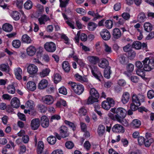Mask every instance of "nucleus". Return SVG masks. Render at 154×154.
<instances>
[{"label": "nucleus", "mask_w": 154, "mask_h": 154, "mask_svg": "<svg viewBox=\"0 0 154 154\" xmlns=\"http://www.w3.org/2000/svg\"><path fill=\"white\" fill-rule=\"evenodd\" d=\"M48 143L51 144H54L56 141V138L53 136H51L48 137L47 139Z\"/></svg>", "instance_id": "obj_45"}, {"label": "nucleus", "mask_w": 154, "mask_h": 154, "mask_svg": "<svg viewBox=\"0 0 154 154\" xmlns=\"http://www.w3.org/2000/svg\"><path fill=\"white\" fill-rule=\"evenodd\" d=\"M11 104L14 108H17L20 106V103L19 100L16 97L12 98L11 101Z\"/></svg>", "instance_id": "obj_20"}, {"label": "nucleus", "mask_w": 154, "mask_h": 154, "mask_svg": "<svg viewBox=\"0 0 154 154\" xmlns=\"http://www.w3.org/2000/svg\"><path fill=\"white\" fill-rule=\"evenodd\" d=\"M141 125L140 121L137 119L133 120L131 124V126L134 128H139Z\"/></svg>", "instance_id": "obj_26"}, {"label": "nucleus", "mask_w": 154, "mask_h": 154, "mask_svg": "<svg viewBox=\"0 0 154 154\" xmlns=\"http://www.w3.org/2000/svg\"><path fill=\"white\" fill-rule=\"evenodd\" d=\"M115 103V101L112 98L108 97L106 100L102 102V106L104 109L108 110L111 107L114 106Z\"/></svg>", "instance_id": "obj_5"}, {"label": "nucleus", "mask_w": 154, "mask_h": 154, "mask_svg": "<svg viewBox=\"0 0 154 154\" xmlns=\"http://www.w3.org/2000/svg\"><path fill=\"white\" fill-rule=\"evenodd\" d=\"M97 26L96 24L92 22H90L88 23V28L90 31H93L96 29Z\"/></svg>", "instance_id": "obj_40"}, {"label": "nucleus", "mask_w": 154, "mask_h": 154, "mask_svg": "<svg viewBox=\"0 0 154 154\" xmlns=\"http://www.w3.org/2000/svg\"><path fill=\"white\" fill-rule=\"evenodd\" d=\"M11 15L12 18L16 21L19 20L20 16V13L15 11H12Z\"/></svg>", "instance_id": "obj_33"}, {"label": "nucleus", "mask_w": 154, "mask_h": 154, "mask_svg": "<svg viewBox=\"0 0 154 154\" xmlns=\"http://www.w3.org/2000/svg\"><path fill=\"white\" fill-rule=\"evenodd\" d=\"M14 72L16 78L18 80H20L22 79V71L21 69L18 67L14 70Z\"/></svg>", "instance_id": "obj_18"}, {"label": "nucleus", "mask_w": 154, "mask_h": 154, "mask_svg": "<svg viewBox=\"0 0 154 154\" xmlns=\"http://www.w3.org/2000/svg\"><path fill=\"white\" fill-rule=\"evenodd\" d=\"M61 77L60 75L58 73L55 74L54 76V82L57 84L61 80Z\"/></svg>", "instance_id": "obj_48"}, {"label": "nucleus", "mask_w": 154, "mask_h": 154, "mask_svg": "<svg viewBox=\"0 0 154 154\" xmlns=\"http://www.w3.org/2000/svg\"><path fill=\"white\" fill-rule=\"evenodd\" d=\"M44 145L42 141H39L38 143L37 152L38 154H41L43 150Z\"/></svg>", "instance_id": "obj_35"}, {"label": "nucleus", "mask_w": 154, "mask_h": 154, "mask_svg": "<svg viewBox=\"0 0 154 154\" xmlns=\"http://www.w3.org/2000/svg\"><path fill=\"white\" fill-rule=\"evenodd\" d=\"M104 50L108 54L111 53L112 51L111 48L106 43H104Z\"/></svg>", "instance_id": "obj_54"}, {"label": "nucleus", "mask_w": 154, "mask_h": 154, "mask_svg": "<svg viewBox=\"0 0 154 154\" xmlns=\"http://www.w3.org/2000/svg\"><path fill=\"white\" fill-rule=\"evenodd\" d=\"M136 103H133L131 104L130 108L132 110L135 111L138 109V107L140 106L137 105Z\"/></svg>", "instance_id": "obj_63"}, {"label": "nucleus", "mask_w": 154, "mask_h": 154, "mask_svg": "<svg viewBox=\"0 0 154 154\" xmlns=\"http://www.w3.org/2000/svg\"><path fill=\"white\" fill-rule=\"evenodd\" d=\"M119 62L122 64L125 65L128 62L127 58L124 54H120L118 56Z\"/></svg>", "instance_id": "obj_30"}, {"label": "nucleus", "mask_w": 154, "mask_h": 154, "mask_svg": "<svg viewBox=\"0 0 154 154\" xmlns=\"http://www.w3.org/2000/svg\"><path fill=\"white\" fill-rule=\"evenodd\" d=\"M148 97L149 99H152L154 97V91L152 90L149 91L147 93Z\"/></svg>", "instance_id": "obj_64"}, {"label": "nucleus", "mask_w": 154, "mask_h": 154, "mask_svg": "<svg viewBox=\"0 0 154 154\" xmlns=\"http://www.w3.org/2000/svg\"><path fill=\"white\" fill-rule=\"evenodd\" d=\"M50 72L49 69L46 68L43 69L39 73V75L41 77H44L48 75Z\"/></svg>", "instance_id": "obj_36"}, {"label": "nucleus", "mask_w": 154, "mask_h": 154, "mask_svg": "<svg viewBox=\"0 0 154 154\" xmlns=\"http://www.w3.org/2000/svg\"><path fill=\"white\" fill-rule=\"evenodd\" d=\"M38 109H39L40 112L42 113H45L46 112L47 110V108L45 106L42 104H38L37 106Z\"/></svg>", "instance_id": "obj_52"}, {"label": "nucleus", "mask_w": 154, "mask_h": 154, "mask_svg": "<svg viewBox=\"0 0 154 154\" xmlns=\"http://www.w3.org/2000/svg\"><path fill=\"white\" fill-rule=\"evenodd\" d=\"M26 106L30 109L32 110L34 108L35 105L32 100H29L26 102Z\"/></svg>", "instance_id": "obj_41"}, {"label": "nucleus", "mask_w": 154, "mask_h": 154, "mask_svg": "<svg viewBox=\"0 0 154 154\" xmlns=\"http://www.w3.org/2000/svg\"><path fill=\"white\" fill-rule=\"evenodd\" d=\"M122 18L125 20H128L130 18V15L129 13L127 12H124L122 14Z\"/></svg>", "instance_id": "obj_62"}, {"label": "nucleus", "mask_w": 154, "mask_h": 154, "mask_svg": "<svg viewBox=\"0 0 154 154\" xmlns=\"http://www.w3.org/2000/svg\"><path fill=\"white\" fill-rule=\"evenodd\" d=\"M112 35L113 38L115 39H117L121 37L122 33L120 30L119 28H116L113 30Z\"/></svg>", "instance_id": "obj_17"}, {"label": "nucleus", "mask_w": 154, "mask_h": 154, "mask_svg": "<svg viewBox=\"0 0 154 154\" xmlns=\"http://www.w3.org/2000/svg\"><path fill=\"white\" fill-rule=\"evenodd\" d=\"M60 134L63 138L68 137L69 135L67 128L65 126H61L60 128Z\"/></svg>", "instance_id": "obj_14"}, {"label": "nucleus", "mask_w": 154, "mask_h": 154, "mask_svg": "<svg viewBox=\"0 0 154 154\" xmlns=\"http://www.w3.org/2000/svg\"><path fill=\"white\" fill-rule=\"evenodd\" d=\"M110 111L113 113L116 114V117L117 119H119L120 118H124L127 113V111L122 107H119L117 109L112 108L111 109Z\"/></svg>", "instance_id": "obj_3"}, {"label": "nucleus", "mask_w": 154, "mask_h": 154, "mask_svg": "<svg viewBox=\"0 0 154 154\" xmlns=\"http://www.w3.org/2000/svg\"><path fill=\"white\" fill-rule=\"evenodd\" d=\"M43 102L45 104L50 105L53 103L54 101L53 97L50 95H47L42 98Z\"/></svg>", "instance_id": "obj_8"}, {"label": "nucleus", "mask_w": 154, "mask_h": 154, "mask_svg": "<svg viewBox=\"0 0 154 154\" xmlns=\"http://www.w3.org/2000/svg\"><path fill=\"white\" fill-rule=\"evenodd\" d=\"M110 68V67L108 66L104 70V76L105 78L107 79H109L110 77V75L111 73Z\"/></svg>", "instance_id": "obj_34"}, {"label": "nucleus", "mask_w": 154, "mask_h": 154, "mask_svg": "<svg viewBox=\"0 0 154 154\" xmlns=\"http://www.w3.org/2000/svg\"><path fill=\"white\" fill-rule=\"evenodd\" d=\"M40 120L38 118H35L31 121L30 126L32 129L36 130L40 126Z\"/></svg>", "instance_id": "obj_9"}, {"label": "nucleus", "mask_w": 154, "mask_h": 154, "mask_svg": "<svg viewBox=\"0 0 154 154\" xmlns=\"http://www.w3.org/2000/svg\"><path fill=\"white\" fill-rule=\"evenodd\" d=\"M136 73L138 75L140 76L142 78L145 77V73L142 69H140L137 70L136 71Z\"/></svg>", "instance_id": "obj_60"}, {"label": "nucleus", "mask_w": 154, "mask_h": 154, "mask_svg": "<svg viewBox=\"0 0 154 154\" xmlns=\"http://www.w3.org/2000/svg\"><path fill=\"white\" fill-rule=\"evenodd\" d=\"M69 0H60V6L61 7H65L67 5Z\"/></svg>", "instance_id": "obj_55"}, {"label": "nucleus", "mask_w": 154, "mask_h": 154, "mask_svg": "<svg viewBox=\"0 0 154 154\" xmlns=\"http://www.w3.org/2000/svg\"><path fill=\"white\" fill-rule=\"evenodd\" d=\"M64 122L66 125H68L70 128H72L73 131L75 130L76 128L75 125L74 123L67 120H65Z\"/></svg>", "instance_id": "obj_49"}, {"label": "nucleus", "mask_w": 154, "mask_h": 154, "mask_svg": "<svg viewBox=\"0 0 154 154\" xmlns=\"http://www.w3.org/2000/svg\"><path fill=\"white\" fill-rule=\"evenodd\" d=\"M130 98L129 93L128 92H124L122 95L121 101L123 104H125L129 101Z\"/></svg>", "instance_id": "obj_15"}, {"label": "nucleus", "mask_w": 154, "mask_h": 154, "mask_svg": "<svg viewBox=\"0 0 154 154\" xmlns=\"http://www.w3.org/2000/svg\"><path fill=\"white\" fill-rule=\"evenodd\" d=\"M145 139L143 137L140 136L138 138V144L140 145L144 144V142L145 141Z\"/></svg>", "instance_id": "obj_61"}, {"label": "nucleus", "mask_w": 154, "mask_h": 154, "mask_svg": "<svg viewBox=\"0 0 154 154\" xmlns=\"http://www.w3.org/2000/svg\"><path fill=\"white\" fill-rule=\"evenodd\" d=\"M32 6V3L30 0L27 1L24 4V8L27 10L31 9Z\"/></svg>", "instance_id": "obj_42"}, {"label": "nucleus", "mask_w": 154, "mask_h": 154, "mask_svg": "<svg viewBox=\"0 0 154 154\" xmlns=\"http://www.w3.org/2000/svg\"><path fill=\"white\" fill-rule=\"evenodd\" d=\"M26 51L28 55L30 56H32L35 54L36 49L35 47L31 45L27 48Z\"/></svg>", "instance_id": "obj_24"}, {"label": "nucleus", "mask_w": 154, "mask_h": 154, "mask_svg": "<svg viewBox=\"0 0 154 154\" xmlns=\"http://www.w3.org/2000/svg\"><path fill=\"white\" fill-rule=\"evenodd\" d=\"M2 28L3 30L7 32H10L13 29L12 26L11 24L8 23L3 25Z\"/></svg>", "instance_id": "obj_31"}, {"label": "nucleus", "mask_w": 154, "mask_h": 154, "mask_svg": "<svg viewBox=\"0 0 154 154\" xmlns=\"http://www.w3.org/2000/svg\"><path fill=\"white\" fill-rule=\"evenodd\" d=\"M105 131V127L103 125H100L97 129V132L99 135H102Z\"/></svg>", "instance_id": "obj_38"}, {"label": "nucleus", "mask_w": 154, "mask_h": 154, "mask_svg": "<svg viewBox=\"0 0 154 154\" xmlns=\"http://www.w3.org/2000/svg\"><path fill=\"white\" fill-rule=\"evenodd\" d=\"M134 65L131 63H129L127 66V71L130 72H132L134 69Z\"/></svg>", "instance_id": "obj_58"}, {"label": "nucleus", "mask_w": 154, "mask_h": 154, "mask_svg": "<svg viewBox=\"0 0 154 154\" xmlns=\"http://www.w3.org/2000/svg\"><path fill=\"white\" fill-rule=\"evenodd\" d=\"M48 85V81L45 79H43L39 83L38 88L40 89H44L47 87Z\"/></svg>", "instance_id": "obj_21"}, {"label": "nucleus", "mask_w": 154, "mask_h": 154, "mask_svg": "<svg viewBox=\"0 0 154 154\" xmlns=\"http://www.w3.org/2000/svg\"><path fill=\"white\" fill-rule=\"evenodd\" d=\"M50 20V19L49 17L45 14L41 15L38 18L39 23L41 25L45 24V22Z\"/></svg>", "instance_id": "obj_16"}, {"label": "nucleus", "mask_w": 154, "mask_h": 154, "mask_svg": "<svg viewBox=\"0 0 154 154\" xmlns=\"http://www.w3.org/2000/svg\"><path fill=\"white\" fill-rule=\"evenodd\" d=\"M21 42L19 40H15L13 41L12 45L15 48H19L21 45Z\"/></svg>", "instance_id": "obj_43"}, {"label": "nucleus", "mask_w": 154, "mask_h": 154, "mask_svg": "<svg viewBox=\"0 0 154 154\" xmlns=\"http://www.w3.org/2000/svg\"><path fill=\"white\" fill-rule=\"evenodd\" d=\"M21 41L23 43L27 44H30L32 42L30 38L26 34H24L22 35Z\"/></svg>", "instance_id": "obj_23"}, {"label": "nucleus", "mask_w": 154, "mask_h": 154, "mask_svg": "<svg viewBox=\"0 0 154 154\" xmlns=\"http://www.w3.org/2000/svg\"><path fill=\"white\" fill-rule=\"evenodd\" d=\"M145 99V97L143 94H139L137 95L134 94L132 96V101L137 104V105L140 106L141 103L144 101Z\"/></svg>", "instance_id": "obj_4"}, {"label": "nucleus", "mask_w": 154, "mask_h": 154, "mask_svg": "<svg viewBox=\"0 0 154 154\" xmlns=\"http://www.w3.org/2000/svg\"><path fill=\"white\" fill-rule=\"evenodd\" d=\"M88 14V15H90L94 17L93 20L96 21L97 19H99L103 17V16L100 15L97 12L95 13L94 11H89Z\"/></svg>", "instance_id": "obj_22"}, {"label": "nucleus", "mask_w": 154, "mask_h": 154, "mask_svg": "<svg viewBox=\"0 0 154 154\" xmlns=\"http://www.w3.org/2000/svg\"><path fill=\"white\" fill-rule=\"evenodd\" d=\"M8 92L11 94H14L15 92V89L14 86L12 85H10L7 88Z\"/></svg>", "instance_id": "obj_47"}, {"label": "nucleus", "mask_w": 154, "mask_h": 154, "mask_svg": "<svg viewBox=\"0 0 154 154\" xmlns=\"http://www.w3.org/2000/svg\"><path fill=\"white\" fill-rule=\"evenodd\" d=\"M90 68L93 75L97 79L100 81V79L102 77V76L97 66H91Z\"/></svg>", "instance_id": "obj_6"}, {"label": "nucleus", "mask_w": 154, "mask_h": 154, "mask_svg": "<svg viewBox=\"0 0 154 154\" xmlns=\"http://www.w3.org/2000/svg\"><path fill=\"white\" fill-rule=\"evenodd\" d=\"M145 140L144 144L146 147L149 146L153 142V140L152 138H150L149 139L146 138V139H145Z\"/></svg>", "instance_id": "obj_46"}, {"label": "nucleus", "mask_w": 154, "mask_h": 154, "mask_svg": "<svg viewBox=\"0 0 154 154\" xmlns=\"http://www.w3.org/2000/svg\"><path fill=\"white\" fill-rule=\"evenodd\" d=\"M0 70L2 71L6 72H8L9 71L10 69L8 64H2L0 65Z\"/></svg>", "instance_id": "obj_37"}, {"label": "nucleus", "mask_w": 154, "mask_h": 154, "mask_svg": "<svg viewBox=\"0 0 154 154\" xmlns=\"http://www.w3.org/2000/svg\"><path fill=\"white\" fill-rule=\"evenodd\" d=\"M65 146L68 149H71L73 147L74 145L72 142L68 141L66 142Z\"/></svg>", "instance_id": "obj_59"}, {"label": "nucleus", "mask_w": 154, "mask_h": 154, "mask_svg": "<svg viewBox=\"0 0 154 154\" xmlns=\"http://www.w3.org/2000/svg\"><path fill=\"white\" fill-rule=\"evenodd\" d=\"M84 90V87L82 85L78 84L75 89L74 92L76 94L80 95L83 92Z\"/></svg>", "instance_id": "obj_28"}, {"label": "nucleus", "mask_w": 154, "mask_h": 154, "mask_svg": "<svg viewBox=\"0 0 154 154\" xmlns=\"http://www.w3.org/2000/svg\"><path fill=\"white\" fill-rule=\"evenodd\" d=\"M100 35L104 40L107 41L111 38V35L109 31L106 29H104L100 32Z\"/></svg>", "instance_id": "obj_10"}, {"label": "nucleus", "mask_w": 154, "mask_h": 154, "mask_svg": "<svg viewBox=\"0 0 154 154\" xmlns=\"http://www.w3.org/2000/svg\"><path fill=\"white\" fill-rule=\"evenodd\" d=\"M27 88L29 90L34 91L36 88V85L34 82L30 81L27 84Z\"/></svg>", "instance_id": "obj_32"}, {"label": "nucleus", "mask_w": 154, "mask_h": 154, "mask_svg": "<svg viewBox=\"0 0 154 154\" xmlns=\"http://www.w3.org/2000/svg\"><path fill=\"white\" fill-rule=\"evenodd\" d=\"M45 50L50 52H53L56 49V46L55 43L52 42H47L44 45Z\"/></svg>", "instance_id": "obj_7"}, {"label": "nucleus", "mask_w": 154, "mask_h": 154, "mask_svg": "<svg viewBox=\"0 0 154 154\" xmlns=\"http://www.w3.org/2000/svg\"><path fill=\"white\" fill-rule=\"evenodd\" d=\"M27 71L28 73L31 75L35 74L38 71L37 67L33 64L29 65L27 67Z\"/></svg>", "instance_id": "obj_11"}, {"label": "nucleus", "mask_w": 154, "mask_h": 154, "mask_svg": "<svg viewBox=\"0 0 154 154\" xmlns=\"http://www.w3.org/2000/svg\"><path fill=\"white\" fill-rule=\"evenodd\" d=\"M146 18V16L145 14L143 12H141L138 15L137 20L138 22L141 23L145 21Z\"/></svg>", "instance_id": "obj_29"}, {"label": "nucleus", "mask_w": 154, "mask_h": 154, "mask_svg": "<svg viewBox=\"0 0 154 154\" xmlns=\"http://www.w3.org/2000/svg\"><path fill=\"white\" fill-rule=\"evenodd\" d=\"M59 93L66 95L67 94V90L64 87H61L59 89Z\"/></svg>", "instance_id": "obj_56"}, {"label": "nucleus", "mask_w": 154, "mask_h": 154, "mask_svg": "<svg viewBox=\"0 0 154 154\" xmlns=\"http://www.w3.org/2000/svg\"><path fill=\"white\" fill-rule=\"evenodd\" d=\"M68 84L74 91H75V89L77 86L78 85L76 83L72 82H68Z\"/></svg>", "instance_id": "obj_57"}, {"label": "nucleus", "mask_w": 154, "mask_h": 154, "mask_svg": "<svg viewBox=\"0 0 154 154\" xmlns=\"http://www.w3.org/2000/svg\"><path fill=\"white\" fill-rule=\"evenodd\" d=\"M117 121L125 126L128 127L129 125L128 122L124 118H120L119 119H118Z\"/></svg>", "instance_id": "obj_51"}, {"label": "nucleus", "mask_w": 154, "mask_h": 154, "mask_svg": "<svg viewBox=\"0 0 154 154\" xmlns=\"http://www.w3.org/2000/svg\"><path fill=\"white\" fill-rule=\"evenodd\" d=\"M40 122L42 126L44 128H47L49 126V120L45 116H42L40 119Z\"/></svg>", "instance_id": "obj_12"}, {"label": "nucleus", "mask_w": 154, "mask_h": 154, "mask_svg": "<svg viewBox=\"0 0 154 154\" xmlns=\"http://www.w3.org/2000/svg\"><path fill=\"white\" fill-rule=\"evenodd\" d=\"M144 30L147 32L151 31L152 28L151 24L149 22H146L144 23Z\"/></svg>", "instance_id": "obj_39"}, {"label": "nucleus", "mask_w": 154, "mask_h": 154, "mask_svg": "<svg viewBox=\"0 0 154 154\" xmlns=\"http://www.w3.org/2000/svg\"><path fill=\"white\" fill-rule=\"evenodd\" d=\"M112 22L110 20H107L105 22V26L108 29H111L112 26Z\"/></svg>", "instance_id": "obj_53"}, {"label": "nucleus", "mask_w": 154, "mask_h": 154, "mask_svg": "<svg viewBox=\"0 0 154 154\" xmlns=\"http://www.w3.org/2000/svg\"><path fill=\"white\" fill-rule=\"evenodd\" d=\"M89 92L90 96L87 100V104H91L94 102H97L98 99L99 97V94L95 88H92L90 89Z\"/></svg>", "instance_id": "obj_1"}, {"label": "nucleus", "mask_w": 154, "mask_h": 154, "mask_svg": "<svg viewBox=\"0 0 154 154\" xmlns=\"http://www.w3.org/2000/svg\"><path fill=\"white\" fill-rule=\"evenodd\" d=\"M62 67L64 71L66 72H68L70 70V66L67 61H65L62 63Z\"/></svg>", "instance_id": "obj_25"}, {"label": "nucleus", "mask_w": 154, "mask_h": 154, "mask_svg": "<svg viewBox=\"0 0 154 154\" xmlns=\"http://www.w3.org/2000/svg\"><path fill=\"white\" fill-rule=\"evenodd\" d=\"M143 70L146 71H150L154 69V59L146 57L142 61Z\"/></svg>", "instance_id": "obj_2"}, {"label": "nucleus", "mask_w": 154, "mask_h": 154, "mask_svg": "<svg viewBox=\"0 0 154 154\" xmlns=\"http://www.w3.org/2000/svg\"><path fill=\"white\" fill-rule=\"evenodd\" d=\"M112 131L114 132L123 133L125 131L124 128L121 125L116 124L112 128Z\"/></svg>", "instance_id": "obj_13"}, {"label": "nucleus", "mask_w": 154, "mask_h": 154, "mask_svg": "<svg viewBox=\"0 0 154 154\" xmlns=\"http://www.w3.org/2000/svg\"><path fill=\"white\" fill-rule=\"evenodd\" d=\"M108 61L105 58H103L102 59L101 62L98 64V66L102 68H106L109 66Z\"/></svg>", "instance_id": "obj_27"}, {"label": "nucleus", "mask_w": 154, "mask_h": 154, "mask_svg": "<svg viewBox=\"0 0 154 154\" xmlns=\"http://www.w3.org/2000/svg\"><path fill=\"white\" fill-rule=\"evenodd\" d=\"M87 112V110L84 107L80 108L78 111V113L81 116L86 115Z\"/></svg>", "instance_id": "obj_50"}, {"label": "nucleus", "mask_w": 154, "mask_h": 154, "mask_svg": "<svg viewBox=\"0 0 154 154\" xmlns=\"http://www.w3.org/2000/svg\"><path fill=\"white\" fill-rule=\"evenodd\" d=\"M89 62L92 64L95 65L99 61L98 57L96 56H90L87 57Z\"/></svg>", "instance_id": "obj_19"}, {"label": "nucleus", "mask_w": 154, "mask_h": 154, "mask_svg": "<svg viewBox=\"0 0 154 154\" xmlns=\"http://www.w3.org/2000/svg\"><path fill=\"white\" fill-rule=\"evenodd\" d=\"M141 44L138 41L134 42L132 45V47L136 49H139L141 48Z\"/></svg>", "instance_id": "obj_44"}]
</instances>
